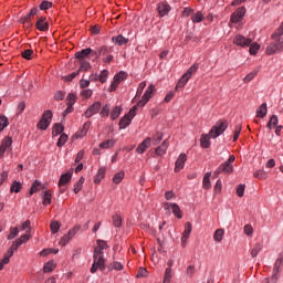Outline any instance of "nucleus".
Wrapping results in <instances>:
<instances>
[{"mask_svg": "<svg viewBox=\"0 0 283 283\" xmlns=\"http://www.w3.org/2000/svg\"><path fill=\"white\" fill-rule=\"evenodd\" d=\"M97 247L94 249V254H93V264L91 268V273H96L99 269V271H105V249H108L109 247L107 245V242L104 240L98 239L97 241Z\"/></svg>", "mask_w": 283, "mask_h": 283, "instance_id": "nucleus-1", "label": "nucleus"}, {"mask_svg": "<svg viewBox=\"0 0 283 283\" xmlns=\"http://www.w3.org/2000/svg\"><path fill=\"white\" fill-rule=\"evenodd\" d=\"M199 65L195 63L192 66L188 69V71L182 75V77L178 81L176 85V91L182 90L187 83H189V78L198 72Z\"/></svg>", "mask_w": 283, "mask_h": 283, "instance_id": "nucleus-2", "label": "nucleus"}, {"mask_svg": "<svg viewBox=\"0 0 283 283\" xmlns=\"http://www.w3.org/2000/svg\"><path fill=\"white\" fill-rule=\"evenodd\" d=\"M228 127L229 124L227 123V120L217 122V124L209 132L210 138H218V136H222V134L227 132Z\"/></svg>", "mask_w": 283, "mask_h": 283, "instance_id": "nucleus-3", "label": "nucleus"}, {"mask_svg": "<svg viewBox=\"0 0 283 283\" xmlns=\"http://www.w3.org/2000/svg\"><path fill=\"white\" fill-rule=\"evenodd\" d=\"M228 127L229 124L227 123V120L217 122V124L209 132L210 138H218V136H222V134L227 132Z\"/></svg>", "mask_w": 283, "mask_h": 283, "instance_id": "nucleus-4", "label": "nucleus"}, {"mask_svg": "<svg viewBox=\"0 0 283 283\" xmlns=\"http://www.w3.org/2000/svg\"><path fill=\"white\" fill-rule=\"evenodd\" d=\"M272 43L266 48V54L273 56L277 52H283V39H272Z\"/></svg>", "mask_w": 283, "mask_h": 283, "instance_id": "nucleus-5", "label": "nucleus"}, {"mask_svg": "<svg viewBox=\"0 0 283 283\" xmlns=\"http://www.w3.org/2000/svg\"><path fill=\"white\" fill-rule=\"evenodd\" d=\"M231 163H235V156L231 155L228 160H226L223 164L219 166V168L216 170L217 176L219 174H233V165Z\"/></svg>", "mask_w": 283, "mask_h": 283, "instance_id": "nucleus-6", "label": "nucleus"}, {"mask_svg": "<svg viewBox=\"0 0 283 283\" xmlns=\"http://www.w3.org/2000/svg\"><path fill=\"white\" fill-rule=\"evenodd\" d=\"M282 266H283V256L280 254L274 263L271 283H277V280H280V273H282Z\"/></svg>", "mask_w": 283, "mask_h": 283, "instance_id": "nucleus-7", "label": "nucleus"}, {"mask_svg": "<svg viewBox=\"0 0 283 283\" xmlns=\"http://www.w3.org/2000/svg\"><path fill=\"white\" fill-rule=\"evenodd\" d=\"M136 109H138V106H133V109L128 112L120 120H119V127L120 129H126V127H129L132 125V120L134 119V116H136Z\"/></svg>", "mask_w": 283, "mask_h": 283, "instance_id": "nucleus-8", "label": "nucleus"}, {"mask_svg": "<svg viewBox=\"0 0 283 283\" xmlns=\"http://www.w3.org/2000/svg\"><path fill=\"white\" fill-rule=\"evenodd\" d=\"M52 123V111H45L38 123V128L42 129V132H45L48 127H50V124Z\"/></svg>", "mask_w": 283, "mask_h": 283, "instance_id": "nucleus-9", "label": "nucleus"}, {"mask_svg": "<svg viewBox=\"0 0 283 283\" xmlns=\"http://www.w3.org/2000/svg\"><path fill=\"white\" fill-rule=\"evenodd\" d=\"M164 209L165 211H167L168 216H171V211H172L176 218H178L179 220L182 218V210H180V206H178L177 203L166 202L164 203Z\"/></svg>", "mask_w": 283, "mask_h": 283, "instance_id": "nucleus-10", "label": "nucleus"}, {"mask_svg": "<svg viewBox=\"0 0 283 283\" xmlns=\"http://www.w3.org/2000/svg\"><path fill=\"white\" fill-rule=\"evenodd\" d=\"M155 90H156V86L150 84L147 87L146 92L144 93L142 99L137 103V105H135V107H145V105H147V103H149V101L151 99V94H154Z\"/></svg>", "mask_w": 283, "mask_h": 283, "instance_id": "nucleus-11", "label": "nucleus"}, {"mask_svg": "<svg viewBox=\"0 0 283 283\" xmlns=\"http://www.w3.org/2000/svg\"><path fill=\"white\" fill-rule=\"evenodd\" d=\"M6 151H12V137L7 136L2 139L0 145V158L6 156Z\"/></svg>", "mask_w": 283, "mask_h": 283, "instance_id": "nucleus-12", "label": "nucleus"}, {"mask_svg": "<svg viewBox=\"0 0 283 283\" xmlns=\"http://www.w3.org/2000/svg\"><path fill=\"white\" fill-rule=\"evenodd\" d=\"M90 54L92 56H98V53L94 50H92L91 48L87 49H83L80 52L75 53V59H78V61H87V59H90Z\"/></svg>", "mask_w": 283, "mask_h": 283, "instance_id": "nucleus-13", "label": "nucleus"}, {"mask_svg": "<svg viewBox=\"0 0 283 283\" xmlns=\"http://www.w3.org/2000/svg\"><path fill=\"white\" fill-rule=\"evenodd\" d=\"M233 43H234V45H239V48H249V45H251V43H253V40L239 34V35L234 36Z\"/></svg>", "mask_w": 283, "mask_h": 283, "instance_id": "nucleus-14", "label": "nucleus"}, {"mask_svg": "<svg viewBox=\"0 0 283 283\" xmlns=\"http://www.w3.org/2000/svg\"><path fill=\"white\" fill-rule=\"evenodd\" d=\"M98 112H101V102H95L85 111L84 116L86 118H92V116L98 114Z\"/></svg>", "mask_w": 283, "mask_h": 283, "instance_id": "nucleus-15", "label": "nucleus"}, {"mask_svg": "<svg viewBox=\"0 0 283 283\" xmlns=\"http://www.w3.org/2000/svg\"><path fill=\"white\" fill-rule=\"evenodd\" d=\"M48 18L41 17L35 23L36 30L40 32H48L50 30V23L46 21Z\"/></svg>", "mask_w": 283, "mask_h": 283, "instance_id": "nucleus-16", "label": "nucleus"}, {"mask_svg": "<svg viewBox=\"0 0 283 283\" xmlns=\"http://www.w3.org/2000/svg\"><path fill=\"white\" fill-rule=\"evenodd\" d=\"M159 17H167L171 12V6L167 2H159L157 6Z\"/></svg>", "mask_w": 283, "mask_h": 283, "instance_id": "nucleus-17", "label": "nucleus"}, {"mask_svg": "<svg viewBox=\"0 0 283 283\" xmlns=\"http://www.w3.org/2000/svg\"><path fill=\"white\" fill-rule=\"evenodd\" d=\"M185 163H187V155L180 154L175 163V171H181V169H185Z\"/></svg>", "mask_w": 283, "mask_h": 283, "instance_id": "nucleus-18", "label": "nucleus"}, {"mask_svg": "<svg viewBox=\"0 0 283 283\" xmlns=\"http://www.w3.org/2000/svg\"><path fill=\"white\" fill-rule=\"evenodd\" d=\"M151 146V137H146L138 147L136 148L137 154H145V150L149 149Z\"/></svg>", "mask_w": 283, "mask_h": 283, "instance_id": "nucleus-19", "label": "nucleus"}, {"mask_svg": "<svg viewBox=\"0 0 283 283\" xmlns=\"http://www.w3.org/2000/svg\"><path fill=\"white\" fill-rule=\"evenodd\" d=\"M169 148V140L165 139L163 144L156 148V155L157 156H165L167 154V149Z\"/></svg>", "mask_w": 283, "mask_h": 283, "instance_id": "nucleus-20", "label": "nucleus"}, {"mask_svg": "<svg viewBox=\"0 0 283 283\" xmlns=\"http://www.w3.org/2000/svg\"><path fill=\"white\" fill-rule=\"evenodd\" d=\"M114 48L112 46H99L97 48V51H95L97 53V55H94L95 59H98V56H105V54H109V52H113Z\"/></svg>", "mask_w": 283, "mask_h": 283, "instance_id": "nucleus-21", "label": "nucleus"}, {"mask_svg": "<svg viewBox=\"0 0 283 283\" xmlns=\"http://www.w3.org/2000/svg\"><path fill=\"white\" fill-rule=\"evenodd\" d=\"M113 43H115L116 45H127V43H129V39L123 36L122 34L117 35V36H113L112 38Z\"/></svg>", "mask_w": 283, "mask_h": 283, "instance_id": "nucleus-22", "label": "nucleus"}, {"mask_svg": "<svg viewBox=\"0 0 283 283\" xmlns=\"http://www.w3.org/2000/svg\"><path fill=\"white\" fill-rule=\"evenodd\" d=\"M12 251H8L3 259L0 260V271H3V266H6V264H10V259L12 258Z\"/></svg>", "mask_w": 283, "mask_h": 283, "instance_id": "nucleus-23", "label": "nucleus"}, {"mask_svg": "<svg viewBox=\"0 0 283 283\" xmlns=\"http://www.w3.org/2000/svg\"><path fill=\"white\" fill-rule=\"evenodd\" d=\"M70 180H72L71 172H66V174L62 175L59 180V187H63L64 185H67V182H70Z\"/></svg>", "mask_w": 283, "mask_h": 283, "instance_id": "nucleus-24", "label": "nucleus"}, {"mask_svg": "<svg viewBox=\"0 0 283 283\" xmlns=\"http://www.w3.org/2000/svg\"><path fill=\"white\" fill-rule=\"evenodd\" d=\"M42 205L44 207H48V205H52V193H50V191H43L42 192Z\"/></svg>", "mask_w": 283, "mask_h": 283, "instance_id": "nucleus-25", "label": "nucleus"}, {"mask_svg": "<svg viewBox=\"0 0 283 283\" xmlns=\"http://www.w3.org/2000/svg\"><path fill=\"white\" fill-rule=\"evenodd\" d=\"M91 126H92V122L84 123L82 129L77 133V136L80 138H83V136H87V132H90Z\"/></svg>", "mask_w": 283, "mask_h": 283, "instance_id": "nucleus-26", "label": "nucleus"}, {"mask_svg": "<svg viewBox=\"0 0 283 283\" xmlns=\"http://www.w3.org/2000/svg\"><path fill=\"white\" fill-rule=\"evenodd\" d=\"M269 109L266 108V103H263L259 108L256 109V116L258 118H264L266 116V113Z\"/></svg>", "mask_w": 283, "mask_h": 283, "instance_id": "nucleus-27", "label": "nucleus"}, {"mask_svg": "<svg viewBox=\"0 0 283 283\" xmlns=\"http://www.w3.org/2000/svg\"><path fill=\"white\" fill-rule=\"evenodd\" d=\"M211 135H202L201 136V147H203V149H209V147H211V142H210Z\"/></svg>", "mask_w": 283, "mask_h": 283, "instance_id": "nucleus-28", "label": "nucleus"}, {"mask_svg": "<svg viewBox=\"0 0 283 283\" xmlns=\"http://www.w3.org/2000/svg\"><path fill=\"white\" fill-rule=\"evenodd\" d=\"M203 19H205V14L202 13V11H197L191 17L192 23H201V21H203Z\"/></svg>", "mask_w": 283, "mask_h": 283, "instance_id": "nucleus-29", "label": "nucleus"}, {"mask_svg": "<svg viewBox=\"0 0 283 283\" xmlns=\"http://www.w3.org/2000/svg\"><path fill=\"white\" fill-rule=\"evenodd\" d=\"M223 238H224V229H218L214 231L213 240L216 242H222Z\"/></svg>", "mask_w": 283, "mask_h": 283, "instance_id": "nucleus-30", "label": "nucleus"}, {"mask_svg": "<svg viewBox=\"0 0 283 283\" xmlns=\"http://www.w3.org/2000/svg\"><path fill=\"white\" fill-rule=\"evenodd\" d=\"M210 178H211V172H207V174L203 176V181H202V187H203V189H211V181H210Z\"/></svg>", "mask_w": 283, "mask_h": 283, "instance_id": "nucleus-31", "label": "nucleus"}, {"mask_svg": "<svg viewBox=\"0 0 283 283\" xmlns=\"http://www.w3.org/2000/svg\"><path fill=\"white\" fill-rule=\"evenodd\" d=\"M92 69V64H90V61L82 60L80 61V72H87Z\"/></svg>", "mask_w": 283, "mask_h": 283, "instance_id": "nucleus-32", "label": "nucleus"}, {"mask_svg": "<svg viewBox=\"0 0 283 283\" xmlns=\"http://www.w3.org/2000/svg\"><path fill=\"white\" fill-rule=\"evenodd\" d=\"M114 145H116V140L107 139V140L103 142L102 144H99V147H101V149H109V148L114 147Z\"/></svg>", "mask_w": 283, "mask_h": 283, "instance_id": "nucleus-33", "label": "nucleus"}, {"mask_svg": "<svg viewBox=\"0 0 283 283\" xmlns=\"http://www.w3.org/2000/svg\"><path fill=\"white\" fill-rule=\"evenodd\" d=\"M83 185H85V177H81L74 185V193H78L83 189Z\"/></svg>", "mask_w": 283, "mask_h": 283, "instance_id": "nucleus-34", "label": "nucleus"}, {"mask_svg": "<svg viewBox=\"0 0 283 283\" xmlns=\"http://www.w3.org/2000/svg\"><path fill=\"white\" fill-rule=\"evenodd\" d=\"M262 243H256L254 244V247L251 250V256L252 258H258V254L260 253V251H262Z\"/></svg>", "mask_w": 283, "mask_h": 283, "instance_id": "nucleus-35", "label": "nucleus"}, {"mask_svg": "<svg viewBox=\"0 0 283 283\" xmlns=\"http://www.w3.org/2000/svg\"><path fill=\"white\" fill-rule=\"evenodd\" d=\"M103 178H105V168H99L95 176L94 182L98 185Z\"/></svg>", "mask_w": 283, "mask_h": 283, "instance_id": "nucleus-36", "label": "nucleus"}, {"mask_svg": "<svg viewBox=\"0 0 283 283\" xmlns=\"http://www.w3.org/2000/svg\"><path fill=\"white\" fill-rule=\"evenodd\" d=\"M123 178H125V172L119 171V172L114 175L113 182H115V185H120V182H123Z\"/></svg>", "mask_w": 283, "mask_h": 283, "instance_id": "nucleus-37", "label": "nucleus"}, {"mask_svg": "<svg viewBox=\"0 0 283 283\" xmlns=\"http://www.w3.org/2000/svg\"><path fill=\"white\" fill-rule=\"evenodd\" d=\"M277 123H280V120L277 119V115H272L268 123L269 129H273V127H277Z\"/></svg>", "mask_w": 283, "mask_h": 283, "instance_id": "nucleus-38", "label": "nucleus"}, {"mask_svg": "<svg viewBox=\"0 0 283 283\" xmlns=\"http://www.w3.org/2000/svg\"><path fill=\"white\" fill-rule=\"evenodd\" d=\"M22 187H23V186L21 185V182H19V181H13L12 185H11L10 191H11L12 193H19V191H21Z\"/></svg>", "mask_w": 283, "mask_h": 283, "instance_id": "nucleus-39", "label": "nucleus"}, {"mask_svg": "<svg viewBox=\"0 0 283 283\" xmlns=\"http://www.w3.org/2000/svg\"><path fill=\"white\" fill-rule=\"evenodd\" d=\"M260 72V70L255 69L254 71H252L251 73H249L243 81L245 83H251V81H253V78H255V76H258V73Z\"/></svg>", "mask_w": 283, "mask_h": 283, "instance_id": "nucleus-40", "label": "nucleus"}, {"mask_svg": "<svg viewBox=\"0 0 283 283\" xmlns=\"http://www.w3.org/2000/svg\"><path fill=\"white\" fill-rule=\"evenodd\" d=\"M145 87H147V83L145 82H140L136 92V95L134 97V101H136V98H140V96L143 95V90H145Z\"/></svg>", "mask_w": 283, "mask_h": 283, "instance_id": "nucleus-41", "label": "nucleus"}, {"mask_svg": "<svg viewBox=\"0 0 283 283\" xmlns=\"http://www.w3.org/2000/svg\"><path fill=\"white\" fill-rule=\"evenodd\" d=\"M120 112H123V109L120 108V106H115L111 113V118L112 120H116V118H118V116H120Z\"/></svg>", "mask_w": 283, "mask_h": 283, "instance_id": "nucleus-42", "label": "nucleus"}, {"mask_svg": "<svg viewBox=\"0 0 283 283\" xmlns=\"http://www.w3.org/2000/svg\"><path fill=\"white\" fill-rule=\"evenodd\" d=\"M113 224H114V227L119 229V227H123V218L119 214H114L113 216Z\"/></svg>", "mask_w": 283, "mask_h": 283, "instance_id": "nucleus-43", "label": "nucleus"}, {"mask_svg": "<svg viewBox=\"0 0 283 283\" xmlns=\"http://www.w3.org/2000/svg\"><path fill=\"white\" fill-rule=\"evenodd\" d=\"M55 269L54 261H49L44 266L43 271L44 273H52Z\"/></svg>", "mask_w": 283, "mask_h": 283, "instance_id": "nucleus-44", "label": "nucleus"}, {"mask_svg": "<svg viewBox=\"0 0 283 283\" xmlns=\"http://www.w3.org/2000/svg\"><path fill=\"white\" fill-rule=\"evenodd\" d=\"M32 54H34V51L28 49V50L22 51L21 56H22V59H25L27 61H32Z\"/></svg>", "mask_w": 283, "mask_h": 283, "instance_id": "nucleus-45", "label": "nucleus"}, {"mask_svg": "<svg viewBox=\"0 0 283 283\" xmlns=\"http://www.w3.org/2000/svg\"><path fill=\"white\" fill-rule=\"evenodd\" d=\"M10 125V122H8V117L6 115L0 116V132H3L6 127Z\"/></svg>", "mask_w": 283, "mask_h": 283, "instance_id": "nucleus-46", "label": "nucleus"}, {"mask_svg": "<svg viewBox=\"0 0 283 283\" xmlns=\"http://www.w3.org/2000/svg\"><path fill=\"white\" fill-rule=\"evenodd\" d=\"M107 76H109V71L103 70L101 74L98 75L99 77V83H107Z\"/></svg>", "mask_w": 283, "mask_h": 283, "instance_id": "nucleus-47", "label": "nucleus"}, {"mask_svg": "<svg viewBox=\"0 0 283 283\" xmlns=\"http://www.w3.org/2000/svg\"><path fill=\"white\" fill-rule=\"evenodd\" d=\"M31 230H27V234H22L19 239H17L21 244H24V242H28L30 240L31 235Z\"/></svg>", "mask_w": 283, "mask_h": 283, "instance_id": "nucleus-48", "label": "nucleus"}, {"mask_svg": "<svg viewBox=\"0 0 283 283\" xmlns=\"http://www.w3.org/2000/svg\"><path fill=\"white\" fill-rule=\"evenodd\" d=\"M39 187H41V181L35 180V181L32 184V187H31V189H30V196H33V193H36V191H39Z\"/></svg>", "mask_w": 283, "mask_h": 283, "instance_id": "nucleus-49", "label": "nucleus"}, {"mask_svg": "<svg viewBox=\"0 0 283 283\" xmlns=\"http://www.w3.org/2000/svg\"><path fill=\"white\" fill-rule=\"evenodd\" d=\"M114 78L116 81H118L119 83H123V81H125L127 78V73L126 72H123L120 71L119 73H117Z\"/></svg>", "mask_w": 283, "mask_h": 283, "instance_id": "nucleus-50", "label": "nucleus"}, {"mask_svg": "<svg viewBox=\"0 0 283 283\" xmlns=\"http://www.w3.org/2000/svg\"><path fill=\"white\" fill-rule=\"evenodd\" d=\"M51 233H59V229H61V223L59 221L51 222Z\"/></svg>", "mask_w": 283, "mask_h": 283, "instance_id": "nucleus-51", "label": "nucleus"}, {"mask_svg": "<svg viewBox=\"0 0 283 283\" xmlns=\"http://www.w3.org/2000/svg\"><path fill=\"white\" fill-rule=\"evenodd\" d=\"M283 22L281 27L272 34V39H283Z\"/></svg>", "mask_w": 283, "mask_h": 283, "instance_id": "nucleus-52", "label": "nucleus"}, {"mask_svg": "<svg viewBox=\"0 0 283 283\" xmlns=\"http://www.w3.org/2000/svg\"><path fill=\"white\" fill-rule=\"evenodd\" d=\"M78 231H81V227L75 226L73 229H71L69 231V233L66 235L72 240V238H74V235H76L78 233Z\"/></svg>", "mask_w": 283, "mask_h": 283, "instance_id": "nucleus-53", "label": "nucleus"}, {"mask_svg": "<svg viewBox=\"0 0 283 283\" xmlns=\"http://www.w3.org/2000/svg\"><path fill=\"white\" fill-rule=\"evenodd\" d=\"M164 283H171V268L166 269Z\"/></svg>", "mask_w": 283, "mask_h": 283, "instance_id": "nucleus-54", "label": "nucleus"}, {"mask_svg": "<svg viewBox=\"0 0 283 283\" xmlns=\"http://www.w3.org/2000/svg\"><path fill=\"white\" fill-rule=\"evenodd\" d=\"M254 178H259L260 180H266V171H264V170H256L254 172Z\"/></svg>", "mask_w": 283, "mask_h": 283, "instance_id": "nucleus-55", "label": "nucleus"}, {"mask_svg": "<svg viewBox=\"0 0 283 283\" xmlns=\"http://www.w3.org/2000/svg\"><path fill=\"white\" fill-rule=\"evenodd\" d=\"M191 222H187L185 224V230H184V233L182 235L186 237V238H189V235H191Z\"/></svg>", "mask_w": 283, "mask_h": 283, "instance_id": "nucleus-56", "label": "nucleus"}, {"mask_svg": "<svg viewBox=\"0 0 283 283\" xmlns=\"http://www.w3.org/2000/svg\"><path fill=\"white\" fill-rule=\"evenodd\" d=\"M17 235H19V228H11L8 240H14Z\"/></svg>", "mask_w": 283, "mask_h": 283, "instance_id": "nucleus-57", "label": "nucleus"}, {"mask_svg": "<svg viewBox=\"0 0 283 283\" xmlns=\"http://www.w3.org/2000/svg\"><path fill=\"white\" fill-rule=\"evenodd\" d=\"M63 129H64L63 125L55 124L54 127H53V134L55 136H59V134H63Z\"/></svg>", "mask_w": 283, "mask_h": 283, "instance_id": "nucleus-58", "label": "nucleus"}, {"mask_svg": "<svg viewBox=\"0 0 283 283\" xmlns=\"http://www.w3.org/2000/svg\"><path fill=\"white\" fill-rule=\"evenodd\" d=\"M163 140V134L161 133H156L153 136V145H158Z\"/></svg>", "mask_w": 283, "mask_h": 283, "instance_id": "nucleus-59", "label": "nucleus"}, {"mask_svg": "<svg viewBox=\"0 0 283 283\" xmlns=\"http://www.w3.org/2000/svg\"><path fill=\"white\" fill-rule=\"evenodd\" d=\"M74 103H76V95L73 93H70L66 97V104L74 105Z\"/></svg>", "mask_w": 283, "mask_h": 283, "instance_id": "nucleus-60", "label": "nucleus"}, {"mask_svg": "<svg viewBox=\"0 0 283 283\" xmlns=\"http://www.w3.org/2000/svg\"><path fill=\"white\" fill-rule=\"evenodd\" d=\"M67 143V135L62 134L57 140V147H63Z\"/></svg>", "mask_w": 283, "mask_h": 283, "instance_id": "nucleus-61", "label": "nucleus"}, {"mask_svg": "<svg viewBox=\"0 0 283 283\" xmlns=\"http://www.w3.org/2000/svg\"><path fill=\"white\" fill-rule=\"evenodd\" d=\"M99 115L103 117L109 116V104H106L99 112Z\"/></svg>", "mask_w": 283, "mask_h": 283, "instance_id": "nucleus-62", "label": "nucleus"}, {"mask_svg": "<svg viewBox=\"0 0 283 283\" xmlns=\"http://www.w3.org/2000/svg\"><path fill=\"white\" fill-rule=\"evenodd\" d=\"M243 231L245 233V235H253V226L251 224H245L244 228H243Z\"/></svg>", "mask_w": 283, "mask_h": 283, "instance_id": "nucleus-63", "label": "nucleus"}, {"mask_svg": "<svg viewBox=\"0 0 283 283\" xmlns=\"http://www.w3.org/2000/svg\"><path fill=\"white\" fill-rule=\"evenodd\" d=\"M258 50H260V44L258 43H253V44H250V54H258Z\"/></svg>", "mask_w": 283, "mask_h": 283, "instance_id": "nucleus-64", "label": "nucleus"}]
</instances>
